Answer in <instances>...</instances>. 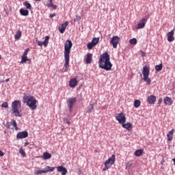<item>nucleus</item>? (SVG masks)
I'll return each instance as SVG.
<instances>
[{"label": "nucleus", "instance_id": "43", "mask_svg": "<svg viewBox=\"0 0 175 175\" xmlns=\"http://www.w3.org/2000/svg\"><path fill=\"white\" fill-rule=\"evenodd\" d=\"M38 45L42 47V46H44L43 42L38 41Z\"/></svg>", "mask_w": 175, "mask_h": 175}, {"label": "nucleus", "instance_id": "35", "mask_svg": "<svg viewBox=\"0 0 175 175\" xmlns=\"http://www.w3.org/2000/svg\"><path fill=\"white\" fill-rule=\"evenodd\" d=\"M94 110V104H90L88 109V113H92Z\"/></svg>", "mask_w": 175, "mask_h": 175}, {"label": "nucleus", "instance_id": "26", "mask_svg": "<svg viewBox=\"0 0 175 175\" xmlns=\"http://www.w3.org/2000/svg\"><path fill=\"white\" fill-rule=\"evenodd\" d=\"M49 40H50V36H46L45 37L44 41L43 42V44H44V47H47V46H49Z\"/></svg>", "mask_w": 175, "mask_h": 175}, {"label": "nucleus", "instance_id": "33", "mask_svg": "<svg viewBox=\"0 0 175 175\" xmlns=\"http://www.w3.org/2000/svg\"><path fill=\"white\" fill-rule=\"evenodd\" d=\"M92 43H94L95 46L99 43V38H94L92 40Z\"/></svg>", "mask_w": 175, "mask_h": 175}, {"label": "nucleus", "instance_id": "22", "mask_svg": "<svg viewBox=\"0 0 175 175\" xmlns=\"http://www.w3.org/2000/svg\"><path fill=\"white\" fill-rule=\"evenodd\" d=\"M92 62V53H88L87 57L85 60L86 64H91Z\"/></svg>", "mask_w": 175, "mask_h": 175}, {"label": "nucleus", "instance_id": "28", "mask_svg": "<svg viewBox=\"0 0 175 175\" xmlns=\"http://www.w3.org/2000/svg\"><path fill=\"white\" fill-rule=\"evenodd\" d=\"M43 158L45 160L50 159V158H51V154H50V153H49L47 152H44L43 153Z\"/></svg>", "mask_w": 175, "mask_h": 175}, {"label": "nucleus", "instance_id": "47", "mask_svg": "<svg viewBox=\"0 0 175 175\" xmlns=\"http://www.w3.org/2000/svg\"><path fill=\"white\" fill-rule=\"evenodd\" d=\"M53 17H55V13H53L50 14V18H53Z\"/></svg>", "mask_w": 175, "mask_h": 175}, {"label": "nucleus", "instance_id": "10", "mask_svg": "<svg viewBox=\"0 0 175 175\" xmlns=\"http://www.w3.org/2000/svg\"><path fill=\"white\" fill-rule=\"evenodd\" d=\"M146 24H147V19L142 18V21L136 25V29H142L146 27Z\"/></svg>", "mask_w": 175, "mask_h": 175}, {"label": "nucleus", "instance_id": "45", "mask_svg": "<svg viewBox=\"0 0 175 175\" xmlns=\"http://www.w3.org/2000/svg\"><path fill=\"white\" fill-rule=\"evenodd\" d=\"M163 99H162V98H160L159 100H158V103H159V105H161V103H162V102H163Z\"/></svg>", "mask_w": 175, "mask_h": 175}, {"label": "nucleus", "instance_id": "31", "mask_svg": "<svg viewBox=\"0 0 175 175\" xmlns=\"http://www.w3.org/2000/svg\"><path fill=\"white\" fill-rule=\"evenodd\" d=\"M19 154L22 155L23 158H25V157H27V154H25V151H24V149H23V148H20Z\"/></svg>", "mask_w": 175, "mask_h": 175}, {"label": "nucleus", "instance_id": "39", "mask_svg": "<svg viewBox=\"0 0 175 175\" xmlns=\"http://www.w3.org/2000/svg\"><path fill=\"white\" fill-rule=\"evenodd\" d=\"M63 121H64V122H66V124H68V125H70V121H69V120H68V118H64Z\"/></svg>", "mask_w": 175, "mask_h": 175}, {"label": "nucleus", "instance_id": "30", "mask_svg": "<svg viewBox=\"0 0 175 175\" xmlns=\"http://www.w3.org/2000/svg\"><path fill=\"white\" fill-rule=\"evenodd\" d=\"M163 68V66L162 65V64L159 65H157L155 66V70H157V72H160V70H162Z\"/></svg>", "mask_w": 175, "mask_h": 175}, {"label": "nucleus", "instance_id": "50", "mask_svg": "<svg viewBox=\"0 0 175 175\" xmlns=\"http://www.w3.org/2000/svg\"><path fill=\"white\" fill-rule=\"evenodd\" d=\"M172 161L174 162V165H175V159H172Z\"/></svg>", "mask_w": 175, "mask_h": 175}, {"label": "nucleus", "instance_id": "2", "mask_svg": "<svg viewBox=\"0 0 175 175\" xmlns=\"http://www.w3.org/2000/svg\"><path fill=\"white\" fill-rule=\"evenodd\" d=\"M72 46H73V44L72 43V41L68 40L66 41L64 44V59H65V64L64 66L66 69H65L64 72H68V67L69 66V59L70 58V50L72 49Z\"/></svg>", "mask_w": 175, "mask_h": 175}, {"label": "nucleus", "instance_id": "4", "mask_svg": "<svg viewBox=\"0 0 175 175\" xmlns=\"http://www.w3.org/2000/svg\"><path fill=\"white\" fill-rule=\"evenodd\" d=\"M21 107V101L20 100H14L12 103V111L15 117H21V114L20 113V111H18V108Z\"/></svg>", "mask_w": 175, "mask_h": 175}, {"label": "nucleus", "instance_id": "7", "mask_svg": "<svg viewBox=\"0 0 175 175\" xmlns=\"http://www.w3.org/2000/svg\"><path fill=\"white\" fill-rule=\"evenodd\" d=\"M115 117L119 124H125L126 122V117L123 112L116 114Z\"/></svg>", "mask_w": 175, "mask_h": 175}, {"label": "nucleus", "instance_id": "12", "mask_svg": "<svg viewBox=\"0 0 175 175\" xmlns=\"http://www.w3.org/2000/svg\"><path fill=\"white\" fill-rule=\"evenodd\" d=\"M174 31L175 28H174L171 31L168 32L167 34V40L170 42H172L174 40Z\"/></svg>", "mask_w": 175, "mask_h": 175}, {"label": "nucleus", "instance_id": "14", "mask_svg": "<svg viewBox=\"0 0 175 175\" xmlns=\"http://www.w3.org/2000/svg\"><path fill=\"white\" fill-rule=\"evenodd\" d=\"M27 137H28L27 131L20 132L16 135V139H25Z\"/></svg>", "mask_w": 175, "mask_h": 175}, {"label": "nucleus", "instance_id": "16", "mask_svg": "<svg viewBox=\"0 0 175 175\" xmlns=\"http://www.w3.org/2000/svg\"><path fill=\"white\" fill-rule=\"evenodd\" d=\"M163 103L165 106H172L173 105V100L169 96H166L163 98Z\"/></svg>", "mask_w": 175, "mask_h": 175}, {"label": "nucleus", "instance_id": "42", "mask_svg": "<svg viewBox=\"0 0 175 175\" xmlns=\"http://www.w3.org/2000/svg\"><path fill=\"white\" fill-rule=\"evenodd\" d=\"M145 17L146 18H146V21L148 20V18H150V14H148V12H146L145 13Z\"/></svg>", "mask_w": 175, "mask_h": 175}, {"label": "nucleus", "instance_id": "20", "mask_svg": "<svg viewBox=\"0 0 175 175\" xmlns=\"http://www.w3.org/2000/svg\"><path fill=\"white\" fill-rule=\"evenodd\" d=\"M174 129H172L167 135V142H172L173 140V134L174 133Z\"/></svg>", "mask_w": 175, "mask_h": 175}, {"label": "nucleus", "instance_id": "38", "mask_svg": "<svg viewBox=\"0 0 175 175\" xmlns=\"http://www.w3.org/2000/svg\"><path fill=\"white\" fill-rule=\"evenodd\" d=\"M35 174H42V173H44V170H36L34 171Z\"/></svg>", "mask_w": 175, "mask_h": 175}, {"label": "nucleus", "instance_id": "19", "mask_svg": "<svg viewBox=\"0 0 175 175\" xmlns=\"http://www.w3.org/2000/svg\"><path fill=\"white\" fill-rule=\"evenodd\" d=\"M44 173H51L52 172H54L55 170V167H51V166H46L44 169Z\"/></svg>", "mask_w": 175, "mask_h": 175}, {"label": "nucleus", "instance_id": "1", "mask_svg": "<svg viewBox=\"0 0 175 175\" xmlns=\"http://www.w3.org/2000/svg\"><path fill=\"white\" fill-rule=\"evenodd\" d=\"M98 66L104 70H111L113 68V64L110 62V55L107 52L100 55V59L98 60Z\"/></svg>", "mask_w": 175, "mask_h": 175}, {"label": "nucleus", "instance_id": "32", "mask_svg": "<svg viewBox=\"0 0 175 175\" xmlns=\"http://www.w3.org/2000/svg\"><path fill=\"white\" fill-rule=\"evenodd\" d=\"M94 42H89L88 43L87 47L89 50H92V47H95Z\"/></svg>", "mask_w": 175, "mask_h": 175}, {"label": "nucleus", "instance_id": "27", "mask_svg": "<svg viewBox=\"0 0 175 175\" xmlns=\"http://www.w3.org/2000/svg\"><path fill=\"white\" fill-rule=\"evenodd\" d=\"M23 5H25L29 10H32V5L28 1H25Z\"/></svg>", "mask_w": 175, "mask_h": 175}, {"label": "nucleus", "instance_id": "15", "mask_svg": "<svg viewBox=\"0 0 175 175\" xmlns=\"http://www.w3.org/2000/svg\"><path fill=\"white\" fill-rule=\"evenodd\" d=\"M68 25H69V23L66 21L58 27L60 33H64V32H65V29H66V27H68Z\"/></svg>", "mask_w": 175, "mask_h": 175}, {"label": "nucleus", "instance_id": "8", "mask_svg": "<svg viewBox=\"0 0 175 175\" xmlns=\"http://www.w3.org/2000/svg\"><path fill=\"white\" fill-rule=\"evenodd\" d=\"M120 38L118 36H114L111 38L110 43L112 44L113 49H117L118 43H120Z\"/></svg>", "mask_w": 175, "mask_h": 175}, {"label": "nucleus", "instance_id": "40", "mask_svg": "<svg viewBox=\"0 0 175 175\" xmlns=\"http://www.w3.org/2000/svg\"><path fill=\"white\" fill-rule=\"evenodd\" d=\"M12 125L15 128L16 131H17V122L15 120H12Z\"/></svg>", "mask_w": 175, "mask_h": 175}, {"label": "nucleus", "instance_id": "34", "mask_svg": "<svg viewBox=\"0 0 175 175\" xmlns=\"http://www.w3.org/2000/svg\"><path fill=\"white\" fill-rule=\"evenodd\" d=\"M130 44H137V40L136 38H132L129 40Z\"/></svg>", "mask_w": 175, "mask_h": 175}, {"label": "nucleus", "instance_id": "17", "mask_svg": "<svg viewBox=\"0 0 175 175\" xmlns=\"http://www.w3.org/2000/svg\"><path fill=\"white\" fill-rule=\"evenodd\" d=\"M147 101L150 105H154L157 102V97L154 95H150L148 97Z\"/></svg>", "mask_w": 175, "mask_h": 175}, {"label": "nucleus", "instance_id": "41", "mask_svg": "<svg viewBox=\"0 0 175 175\" xmlns=\"http://www.w3.org/2000/svg\"><path fill=\"white\" fill-rule=\"evenodd\" d=\"M81 20V16L77 15L76 18H75L74 21H80Z\"/></svg>", "mask_w": 175, "mask_h": 175}, {"label": "nucleus", "instance_id": "48", "mask_svg": "<svg viewBox=\"0 0 175 175\" xmlns=\"http://www.w3.org/2000/svg\"><path fill=\"white\" fill-rule=\"evenodd\" d=\"M54 10H55L57 9V5H52V7H51Z\"/></svg>", "mask_w": 175, "mask_h": 175}, {"label": "nucleus", "instance_id": "5", "mask_svg": "<svg viewBox=\"0 0 175 175\" xmlns=\"http://www.w3.org/2000/svg\"><path fill=\"white\" fill-rule=\"evenodd\" d=\"M116 163V154H112V156L109 158L107 161L104 163V168L103 170L105 172L107 170V169H110L113 165Z\"/></svg>", "mask_w": 175, "mask_h": 175}, {"label": "nucleus", "instance_id": "49", "mask_svg": "<svg viewBox=\"0 0 175 175\" xmlns=\"http://www.w3.org/2000/svg\"><path fill=\"white\" fill-rule=\"evenodd\" d=\"M4 154L2 152V150H0V157H3Z\"/></svg>", "mask_w": 175, "mask_h": 175}, {"label": "nucleus", "instance_id": "29", "mask_svg": "<svg viewBox=\"0 0 175 175\" xmlns=\"http://www.w3.org/2000/svg\"><path fill=\"white\" fill-rule=\"evenodd\" d=\"M140 105H142V102L140 101V100H135L134 101V107H139L140 106Z\"/></svg>", "mask_w": 175, "mask_h": 175}, {"label": "nucleus", "instance_id": "36", "mask_svg": "<svg viewBox=\"0 0 175 175\" xmlns=\"http://www.w3.org/2000/svg\"><path fill=\"white\" fill-rule=\"evenodd\" d=\"M1 107H4V109H8V107H9V104L8 103V102H4L1 105Z\"/></svg>", "mask_w": 175, "mask_h": 175}, {"label": "nucleus", "instance_id": "37", "mask_svg": "<svg viewBox=\"0 0 175 175\" xmlns=\"http://www.w3.org/2000/svg\"><path fill=\"white\" fill-rule=\"evenodd\" d=\"M53 0H49V3H46V6L48 7V8H51L52 6H53Z\"/></svg>", "mask_w": 175, "mask_h": 175}, {"label": "nucleus", "instance_id": "52", "mask_svg": "<svg viewBox=\"0 0 175 175\" xmlns=\"http://www.w3.org/2000/svg\"><path fill=\"white\" fill-rule=\"evenodd\" d=\"M0 59H2V56L1 55H0Z\"/></svg>", "mask_w": 175, "mask_h": 175}, {"label": "nucleus", "instance_id": "13", "mask_svg": "<svg viewBox=\"0 0 175 175\" xmlns=\"http://www.w3.org/2000/svg\"><path fill=\"white\" fill-rule=\"evenodd\" d=\"M57 170L59 173H62V175H66L68 174V170L62 165L57 166Z\"/></svg>", "mask_w": 175, "mask_h": 175}, {"label": "nucleus", "instance_id": "23", "mask_svg": "<svg viewBox=\"0 0 175 175\" xmlns=\"http://www.w3.org/2000/svg\"><path fill=\"white\" fill-rule=\"evenodd\" d=\"M19 12L21 16H28V14H29V11H28V10L21 9Z\"/></svg>", "mask_w": 175, "mask_h": 175}, {"label": "nucleus", "instance_id": "51", "mask_svg": "<svg viewBox=\"0 0 175 175\" xmlns=\"http://www.w3.org/2000/svg\"><path fill=\"white\" fill-rule=\"evenodd\" d=\"M9 80H10L9 79H7L5 80L6 83H8Z\"/></svg>", "mask_w": 175, "mask_h": 175}, {"label": "nucleus", "instance_id": "46", "mask_svg": "<svg viewBox=\"0 0 175 175\" xmlns=\"http://www.w3.org/2000/svg\"><path fill=\"white\" fill-rule=\"evenodd\" d=\"M140 54L142 57H144L146 55V53L143 52V51H140Z\"/></svg>", "mask_w": 175, "mask_h": 175}, {"label": "nucleus", "instance_id": "25", "mask_svg": "<svg viewBox=\"0 0 175 175\" xmlns=\"http://www.w3.org/2000/svg\"><path fill=\"white\" fill-rule=\"evenodd\" d=\"M134 154L135 157H142V155H143V150L142 149L137 150L135 152Z\"/></svg>", "mask_w": 175, "mask_h": 175}, {"label": "nucleus", "instance_id": "11", "mask_svg": "<svg viewBox=\"0 0 175 175\" xmlns=\"http://www.w3.org/2000/svg\"><path fill=\"white\" fill-rule=\"evenodd\" d=\"M29 51V48L26 49L25 52L23 53V55H22V60L21 61V64H25L28 61V52Z\"/></svg>", "mask_w": 175, "mask_h": 175}, {"label": "nucleus", "instance_id": "53", "mask_svg": "<svg viewBox=\"0 0 175 175\" xmlns=\"http://www.w3.org/2000/svg\"><path fill=\"white\" fill-rule=\"evenodd\" d=\"M36 41L38 42V38H36Z\"/></svg>", "mask_w": 175, "mask_h": 175}, {"label": "nucleus", "instance_id": "18", "mask_svg": "<svg viewBox=\"0 0 175 175\" xmlns=\"http://www.w3.org/2000/svg\"><path fill=\"white\" fill-rule=\"evenodd\" d=\"M77 83L79 82L76 78L71 79L69 81V87H70V88H75V87L77 85Z\"/></svg>", "mask_w": 175, "mask_h": 175}, {"label": "nucleus", "instance_id": "6", "mask_svg": "<svg viewBox=\"0 0 175 175\" xmlns=\"http://www.w3.org/2000/svg\"><path fill=\"white\" fill-rule=\"evenodd\" d=\"M142 75L144 76V81H146L148 85H150V84H151V79L148 78L150 76V68L148 66H144L142 70Z\"/></svg>", "mask_w": 175, "mask_h": 175}, {"label": "nucleus", "instance_id": "9", "mask_svg": "<svg viewBox=\"0 0 175 175\" xmlns=\"http://www.w3.org/2000/svg\"><path fill=\"white\" fill-rule=\"evenodd\" d=\"M77 99L76 98H69L67 100V105L69 108V111L72 113V111L73 110V105L76 103Z\"/></svg>", "mask_w": 175, "mask_h": 175}, {"label": "nucleus", "instance_id": "3", "mask_svg": "<svg viewBox=\"0 0 175 175\" xmlns=\"http://www.w3.org/2000/svg\"><path fill=\"white\" fill-rule=\"evenodd\" d=\"M23 103H26L27 106H29L31 110H36V107H38V105H36L38 100L31 94H25L23 98Z\"/></svg>", "mask_w": 175, "mask_h": 175}, {"label": "nucleus", "instance_id": "44", "mask_svg": "<svg viewBox=\"0 0 175 175\" xmlns=\"http://www.w3.org/2000/svg\"><path fill=\"white\" fill-rule=\"evenodd\" d=\"M131 166H132V163L131 161H129L126 163V167H131Z\"/></svg>", "mask_w": 175, "mask_h": 175}, {"label": "nucleus", "instance_id": "24", "mask_svg": "<svg viewBox=\"0 0 175 175\" xmlns=\"http://www.w3.org/2000/svg\"><path fill=\"white\" fill-rule=\"evenodd\" d=\"M21 35H22L21 31L18 30L16 31V33L14 35V38H15L16 40H19L20 38H21Z\"/></svg>", "mask_w": 175, "mask_h": 175}, {"label": "nucleus", "instance_id": "21", "mask_svg": "<svg viewBox=\"0 0 175 175\" xmlns=\"http://www.w3.org/2000/svg\"><path fill=\"white\" fill-rule=\"evenodd\" d=\"M122 128H124V129H126L127 131H131L132 129V124L131 122L127 123H122Z\"/></svg>", "mask_w": 175, "mask_h": 175}]
</instances>
